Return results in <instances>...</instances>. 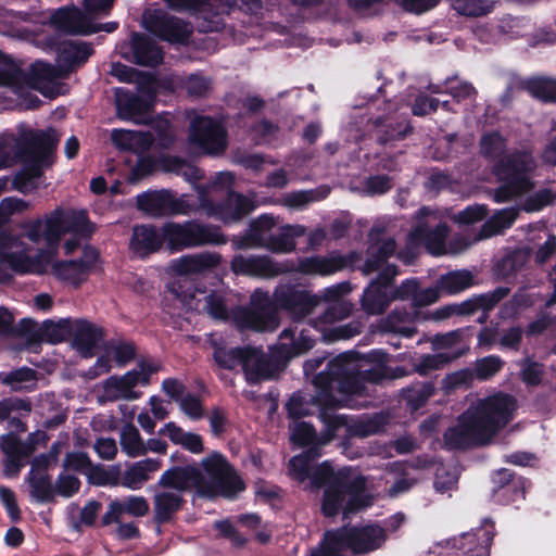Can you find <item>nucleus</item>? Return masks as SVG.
Wrapping results in <instances>:
<instances>
[{
    "instance_id": "28",
    "label": "nucleus",
    "mask_w": 556,
    "mask_h": 556,
    "mask_svg": "<svg viewBox=\"0 0 556 556\" xmlns=\"http://www.w3.org/2000/svg\"><path fill=\"white\" fill-rule=\"evenodd\" d=\"M71 337L73 338V346L83 356L90 357L93 348L102 339V330L87 320L74 319Z\"/></svg>"
},
{
    "instance_id": "59",
    "label": "nucleus",
    "mask_w": 556,
    "mask_h": 556,
    "mask_svg": "<svg viewBox=\"0 0 556 556\" xmlns=\"http://www.w3.org/2000/svg\"><path fill=\"white\" fill-rule=\"evenodd\" d=\"M453 8L463 15L480 16L490 11V7L480 0H452Z\"/></svg>"
},
{
    "instance_id": "62",
    "label": "nucleus",
    "mask_w": 556,
    "mask_h": 556,
    "mask_svg": "<svg viewBox=\"0 0 556 556\" xmlns=\"http://www.w3.org/2000/svg\"><path fill=\"white\" fill-rule=\"evenodd\" d=\"M434 393L432 384L427 383L419 388L407 391L406 399L412 409H418L422 406Z\"/></svg>"
},
{
    "instance_id": "57",
    "label": "nucleus",
    "mask_w": 556,
    "mask_h": 556,
    "mask_svg": "<svg viewBox=\"0 0 556 556\" xmlns=\"http://www.w3.org/2000/svg\"><path fill=\"white\" fill-rule=\"evenodd\" d=\"M556 199V189L554 188H544L529 198L523 203V210L527 212H536L542 210L543 207L551 205Z\"/></svg>"
},
{
    "instance_id": "45",
    "label": "nucleus",
    "mask_w": 556,
    "mask_h": 556,
    "mask_svg": "<svg viewBox=\"0 0 556 556\" xmlns=\"http://www.w3.org/2000/svg\"><path fill=\"white\" fill-rule=\"evenodd\" d=\"M328 193L329 189L327 187H321L315 190L291 192L282 197L281 203L288 207L300 210L312 202L325 199Z\"/></svg>"
},
{
    "instance_id": "16",
    "label": "nucleus",
    "mask_w": 556,
    "mask_h": 556,
    "mask_svg": "<svg viewBox=\"0 0 556 556\" xmlns=\"http://www.w3.org/2000/svg\"><path fill=\"white\" fill-rule=\"evenodd\" d=\"M396 276V269L393 265H387L379 278L372 281L364 291L362 304L368 314L382 313L390 301L399 298L397 290L393 291L391 280Z\"/></svg>"
},
{
    "instance_id": "36",
    "label": "nucleus",
    "mask_w": 556,
    "mask_h": 556,
    "mask_svg": "<svg viewBox=\"0 0 556 556\" xmlns=\"http://www.w3.org/2000/svg\"><path fill=\"white\" fill-rule=\"evenodd\" d=\"M163 242L162 231L157 233L153 227L140 226L134 229L130 248L136 254L144 256L157 251Z\"/></svg>"
},
{
    "instance_id": "20",
    "label": "nucleus",
    "mask_w": 556,
    "mask_h": 556,
    "mask_svg": "<svg viewBox=\"0 0 556 556\" xmlns=\"http://www.w3.org/2000/svg\"><path fill=\"white\" fill-rule=\"evenodd\" d=\"M317 456L315 453L306 452L292 457L289 462L290 476L301 483H306L305 488H319L333 476L332 467L328 462L315 468L311 466L312 459Z\"/></svg>"
},
{
    "instance_id": "23",
    "label": "nucleus",
    "mask_w": 556,
    "mask_h": 556,
    "mask_svg": "<svg viewBox=\"0 0 556 556\" xmlns=\"http://www.w3.org/2000/svg\"><path fill=\"white\" fill-rule=\"evenodd\" d=\"M320 416L328 426L327 433L325 435L317 439L315 430L311 425L302 421H294L290 427L291 440L300 446L313 443L324 445L331 440L333 430L341 426H348V420L344 416L330 415L326 409L321 410Z\"/></svg>"
},
{
    "instance_id": "55",
    "label": "nucleus",
    "mask_w": 556,
    "mask_h": 556,
    "mask_svg": "<svg viewBox=\"0 0 556 556\" xmlns=\"http://www.w3.org/2000/svg\"><path fill=\"white\" fill-rule=\"evenodd\" d=\"M458 480V471L455 466L440 465L437 468L434 486L438 492L445 493L452 490Z\"/></svg>"
},
{
    "instance_id": "9",
    "label": "nucleus",
    "mask_w": 556,
    "mask_h": 556,
    "mask_svg": "<svg viewBox=\"0 0 556 556\" xmlns=\"http://www.w3.org/2000/svg\"><path fill=\"white\" fill-rule=\"evenodd\" d=\"M533 157L528 153L513 154L501 160L495 174L502 186L495 192L497 202L508 201L533 187L529 174L534 169Z\"/></svg>"
},
{
    "instance_id": "44",
    "label": "nucleus",
    "mask_w": 556,
    "mask_h": 556,
    "mask_svg": "<svg viewBox=\"0 0 556 556\" xmlns=\"http://www.w3.org/2000/svg\"><path fill=\"white\" fill-rule=\"evenodd\" d=\"M462 355L463 350L452 353L424 355L415 361L414 369L420 375H429L431 371L442 368L444 365Z\"/></svg>"
},
{
    "instance_id": "41",
    "label": "nucleus",
    "mask_w": 556,
    "mask_h": 556,
    "mask_svg": "<svg viewBox=\"0 0 556 556\" xmlns=\"http://www.w3.org/2000/svg\"><path fill=\"white\" fill-rule=\"evenodd\" d=\"M149 201L152 204H162L164 210L172 214H190L197 210L195 204L187 195L174 198L168 192H162L157 194H151Z\"/></svg>"
},
{
    "instance_id": "8",
    "label": "nucleus",
    "mask_w": 556,
    "mask_h": 556,
    "mask_svg": "<svg viewBox=\"0 0 556 556\" xmlns=\"http://www.w3.org/2000/svg\"><path fill=\"white\" fill-rule=\"evenodd\" d=\"M276 219L271 215H261L252 224L250 237L242 248H265L277 253H289L295 249L296 237L303 236L305 229L301 225H286L274 232Z\"/></svg>"
},
{
    "instance_id": "43",
    "label": "nucleus",
    "mask_w": 556,
    "mask_h": 556,
    "mask_svg": "<svg viewBox=\"0 0 556 556\" xmlns=\"http://www.w3.org/2000/svg\"><path fill=\"white\" fill-rule=\"evenodd\" d=\"M119 443L122 451L128 457L135 458L147 454L144 441L138 429L131 424L126 425L122 429Z\"/></svg>"
},
{
    "instance_id": "40",
    "label": "nucleus",
    "mask_w": 556,
    "mask_h": 556,
    "mask_svg": "<svg viewBox=\"0 0 556 556\" xmlns=\"http://www.w3.org/2000/svg\"><path fill=\"white\" fill-rule=\"evenodd\" d=\"M343 267V261L338 257H308L301 260L298 270L308 275H329Z\"/></svg>"
},
{
    "instance_id": "2",
    "label": "nucleus",
    "mask_w": 556,
    "mask_h": 556,
    "mask_svg": "<svg viewBox=\"0 0 556 556\" xmlns=\"http://www.w3.org/2000/svg\"><path fill=\"white\" fill-rule=\"evenodd\" d=\"M201 468L174 467L164 471L162 482H172L178 488H191L199 495L233 497L244 484L226 458L214 452L201 460Z\"/></svg>"
},
{
    "instance_id": "15",
    "label": "nucleus",
    "mask_w": 556,
    "mask_h": 556,
    "mask_svg": "<svg viewBox=\"0 0 556 556\" xmlns=\"http://www.w3.org/2000/svg\"><path fill=\"white\" fill-rule=\"evenodd\" d=\"M157 370V367L150 363H141L137 368L126 372L122 377H110L103 383L102 400H136L140 393L135 391V387L149 383L150 376Z\"/></svg>"
},
{
    "instance_id": "60",
    "label": "nucleus",
    "mask_w": 556,
    "mask_h": 556,
    "mask_svg": "<svg viewBox=\"0 0 556 556\" xmlns=\"http://www.w3.org/2000/svg\"><path fill=\"white\" fill-rule=\"evenodd\" d=\"M241 351L242 348L230 350L216 348L214 351V358L220 367L232 369L241 362Z\"/></svg>"
},
{
    "instance_id": "56",
    "label": "nucleus",
    "mask_w": 556,
    "mask_h": 556,
    "mask_svg": "<svg viewBox=\"0 0 556 556\" xmlns=\"http://www.w3.org/2000/svg\"><path fill=\"white\" fill-rule=\"evenodd\" d=\"M518 210L514 207L504 208L497 212L492 218L484 225V229L491 228L485 237L498 232L505 228H508L517 218Z\"/></svg>"
},
{
    "instance_id": "34",
    "label": "nucleus",
    "mask_w": 556,
    "mask_h": 556,
    "mask_svg": "<svg viewBox=\"0 0 556 556\" xmlns=\"http://www.w3.org/2000/svg\"><path fill=\"white\" fill-rule=\"evenodd\" d=\"M370 245L368 248V253L371 257L378 256L377 260L369 258L365 266H364V273L370 274L378 269L382 261L390 255L393 254L395 251V242L391 238H381L380 232L377 229H372L370 235Z\"/></svg>"
},
{
    "instance_id": "25",
    "label": "nucleus",
    "mask_w": 556,
    "mask_h": 556,
    "mask_svg": "<svg viewBox=\"0 0 556 556\" xmlns=\"http://www.w3.org/2000/svg\"><path fill=\"white\" fill-rule=\"evenodd\" d=\"M240 365L245 378L250 382L267 380L273 376V368L268 356L254 346L242 348Z\"/></svg>"
},
{
    "instance_id": "29",
    "label": "nucleus",
    "mask_w": 556,
    "mask_h": 556,
    "mask_svg": "<svg viewBox=\"0 0 556 556\" xmlns=\"http://www.w3.org/2000/svg\"><path fill=\"white\" fill-rule=\"evenodd\" d=\"M161 466V462L156 458L136 462L124 471L121 485L132 491L140 490L152 475L160 470Z\"/></svg>"
},
{
    "instance_id": "1",
    "label": "nucleus",
    "mask_w": 556,
    "mask_h": 556,
    "mask_svg": "<svg viewBox=\"0 0 556 556\" xmlns=\"http://www.w3.org/2000/svg\"><path fill=\"white\" fill-rule=\"evenodd\" d=\"M515 400L497 394L472 404L445 434V443L452 448L484 444L513 418Z\"/></svg>"
},
{
    "instance_id": "5",
    "label": "nucleus",
    "mask_w": 556,
    "mask_h": 556,
    "mask_svg": "<svg viewBox=\"0 0 556 556\" xmlns=\"http://www.w3.org/2000/svg\"><path fill=\"white\" fill-rule=\"evenodd\" d=\"M386 362V355L381 352H374L368 355L356 353L342 354L329 363L330 389L334 382L345 393H361L363 387L359 380L377 381L383 372L381 365Z\"/></svg>"
},
{
    "instance_id": "12",
    "label": "nucleus",
    "mask_w": 556,
    "mask_h": 556,
    "mask_svg": "<svg viewBox=\"0 0 556 556\" xmlns=\"http://www.w3.org/2000/svg\"><path fill=\"white\" fill-rule=\"evenodd\" d=\"M114 0H84L86 12L77 8H64L55 11L51 16L52 24L60 30L70 34L88 35L98 28L93 26L96 14H106Z\"/></svg>"
},
{
    "instance_id": "51",
    "label": "nucleus",
    "mask_w": 556,
    "mask_h": 556,
    "mask_svg": "<svg viewBox=\"0 0 556 556\" xmlns=\"http://www.w3.org/2000/svg\"><path fill=\"white\" fill-rule=\"evenodd\" d=\"M1 381L14 390H27L36 384V375L29 368H20L2 376Z\"/></svg>"
},
{
    "instance_id": "48",
    "label": "nucleus",
    "mask_w": 556,
    "mask_h": 556,
    "mask_svg": "<svg viewBox=\"0 0 556 556\" xmlns=\"http://www.w3.org/2000/svg\"><path fill=\"white\" fill-rule=\"evenodd\" d=\"M91 54L90 47L80 41L68 40L62 42L59 51V60L66 64L85 62Z\"/></svg>"
},
{
    "instance_id": "11",
    "label": "nucleus",
    "mask_w": 556,
    "mask_h": 556,
    "mask_svg": "<svg viewBox=\"0 0 556 556\" xmlns=\"http://www.w3.org/2000/svg\"><path fill=\"white\" fill-rule=\"evenodd\" d=\"M447 235V228L440 223L435 212L429 208H421L416 216V226L409 235L413 243H424L426 249L433 255H442L447 253L444 244ZM469 242H464L462 247H450V253H458L469 247Z\"/></svg>"
},
{
    "instance_id": "37",
    "label": "nucleus",
    "mask_w": 556,
    "mask_h": 556,
    "mask_svg": "<svg viewBox=\"0 0 556 556\" xmlns=\"http://www.w3.org/2000/svg\"><path fill=\"white\" fill-rule=\"evenodd\" d=\"M159 433L168 437L174 444L180 445L193 454H200L204 451L201 435L194 432H187L174 422L164 425Z\"/></svg>"
},
{
    "instance_id": "50",
    "label": "nucleus",
    "mask_w": 556,
    "mask_h": 556,
    "mask_svg": "<svg viewBox=\"0 0 556 556\" xmlns=\"http://www.w3.org/2000/svg\"><path fill=\"white\" fill-rule=\"evenodd\" d=\"M528 92L544 102H556V80L552 78H534L527 84Z\"/></svg>"
},
{
    "instance_id": "21",
    "label": "nucleus",
    "mask_w": 556,
    "mask_h": 556,
    "mask_svg": "<svg viewBox=\"0 0 556 556\" xmlns=\"http://www.w3.org/2000/svg\"><path fill=\"white\" fill-rule=\"evenodd\" d=\"M47 435L45 432L31 433L26 441L21 442L15 435L8 434L1 439V450L5 454V472L16 473L23 466V462L35 451V444L45 443Z\"/></svg>"
},
{
    "instance_id": "63",
    "label": "nucleus",
    "mask_w": 556,
    "mask_h": 556,
    "mask_svg": "<svg viewBox=\"0 0 556 556\" xmlns=\"http://www.w3.org/2000/svg\"><path fill=\"white\" fill-rule=\"evenodd\" d=\"M502 367V361L497 356H488L476 363V375L480 379H488L495 375Z\"/></svg>"
},
{
    "instance_id": "58",
    "label": "nucleus",
    "mask_w": 556,
    "mask_h": 556,
    "mask_svg": "<svg viewBox=\"0 0 556 556\" xmlns=\"http://www.w3.org/2000/svg\"><path fill=\"white\" fill-rule=\"evenodd\" d=\"M505 295L506 291L498 289L494 291L492 294L482 295L480 298L464 303L462 312L470 314L478 309H489Z\"/></svg>"
},
{
    "instance_id": "32",
    "label": "nucleus",
    "mask_w": 556,
    "mask_h": 556,
    "mask_svg": "<svg viewBox=\"0 0 556 556\" xmlns=\"http://www.w3.org/2000/svg\"><path fill=\"white\" fill-rule=\"evenodd\" d=\"M313 345L314 340L306 334L304 328L299 330L295 326L294 328L285 329L280 334V349L286 357L301 355L311 350Z\"/></svg>"
},
{
    "instance_id": "13",
    "label": "nucleus",
    "mask_w": 556,
    "mask_h": 556,
    "mask_svg": "<svg viewBox=\"0 0 556 556\" xmlns=\"http://www.w3.org/2000/svg\"><path fill=\"white\" fill-rule=\"evenodd\" d=\"M365 482L357 479L353 485L331 483L325 491L323 511L326 516H334L339 510L348 517L350 514L368 507L372 497L364 493Z\"/></svg>"
},
{
    "instance_id": "17",
    "label": "nucleus",
    "mask_w": 556,
    "mask_h": 556,
    "mask_svg": "<svg viewBox=\"0 0 556 556\" xmlns=\"http://www.w3.org/2000/svg\"><path fill=\"white\" fill-rule=\"evenodd\" d=\"M146 29L169 42H185L191 27L178 18L167 17L161 10H147L142 16Z\"/></svg>"
},
{
    "instance_id": "47",
    "label": "nucleus",
    "mask_w": 556,
    "mask_h": 556,
    "mask_svg": "<svg viewBox=\"0 0 556 556\" xmlns=\"http://www.w3.org/2000/svg\"><path fill=\"white\" fill-rule=\"evenodd\" d=\"M473 277L468 270H455L442 276L439 281V289L453 294L460 292L472 285Z\"/></svg>"
},
{
    "instance_id": "24",
    "label": "nucleus",
    "mask_w": 556,
    "mask_h": 556,
    "mask_svg": "<svg viewBox=\"0 0 556 556\" xmlns=\"http://www.w3.org/2000/svg\"><path fill=\"white\" fill-rule=\"evenodd\" d=\"M164 472L160 477L153 496L155 518L159 522L167 521L179 510L182 504V492L191 488H178L172 482H162Z\"/></svg>"
},
{
    "instance_id": "4",
    "label": "nucleus",
    "mask_w": 556,
    "mask_h": 556,
    "mask_svg": "<svg viewBox=\"0 0 556 556\" xmlns=\"http://www.w3.org/2000/svg\"><path fill=\"white\" fill-rule=\"evenodd\" d=\"M252 301L254 308L241 312L239 325L256 331H271L277 328V307L286 308L293 318L299 319L311 314L319 304L316 295L289 287H280L276 290L275 306L267 303L266 294L261 291L253 294Z\"/></svg>"
},
{
    "instance_id": "54",
    "label": "nucleus",
    "mask_w": 556,
    "mask_h": 556,
    "mask_svg": "<svg viewBox=\"0 0 556 556\" xmlns=\"http://www.w3.org/2000/svg\"><path fill=\"white\" fill-rule=\"evenodd\" d=\"M433 343L438 350H446L444 353L463 350L464 354L468 350V345L464 342V332L459 330L438 336Z\"/></svg>"
},
{
    "instance_id": "35",
    "label": "nucleus",
    "mask_w": 556,
    "mask_h": 556,
    "mask_svg": "<svg viewBox=\"0 0 556 556\" xmlns=\"http://www.w3.org/2000/svg\"><path fill=\"white\" fill-rule=\"evenodd\" d=\"M111 139L114 146L121 150L142 153L150 148L153 136L141 131L114 129Z\"/></svg>"
},
{
    "instance_id": "7",
    "label": "nucleus",
    "mask_w": 556,
    "mask_h": 556,
    "mask_svg": "<svg viewBox=\"0 0 556 556\" xmlns=\"http://www.w3.org/2000/svg\"><path fill=\"white\" fill-rule=\"evenodd\" d=\"M386 532L379 526H366L361 529H342L327 532L319 548L312 551L311 556H341L343 547L354 553L374 551L386 541Z\"/></svg>"
},
{
    "instance_id": "14",
    "label": "nucleus",
    "mask_w": 556,
    "mask_h": 556,
    "mask_svg": "<svg viewBox=\"0 0 556 556\" xmlns=\"http://www.w3.org/2000/svg\"><path fill=\"white\" fill-rule=\"evenodd\" d=\"M189 144L198 153L219 154L227 146L226 130L219 122L197 116L191 121Z\"/></svg>"
},
{
    "instance_id": "42",
    "label": "nucleus",
    "mask_w": 556,
    "mask_h": 556,
    "mask_svg": "<svg viewBox=\"0 0 556 556\" xmlns=\"http://www.w3.org/2000/svg\"><path fill=\"white\" fill-rule=\"evenodd\" d=\"M73 321L74 319L70 318L45 321L40 328V339L52 344L66 340L71 337Z\"/></svg>"
},
{
    "instance_id": "64",
    "label": "nucleus",
    "mask_w": 556,
    "mask_h": 556,
    "mask_svg": "<svg viewBox=\"0 0 556 556\" xmlns=\"http://www.w3.org/2000/svg\"><path fill=\"white\" fill-rule=\"evenodd\" d=\"M185 88L190 96L202 97L211 88V81L198 74L190 75L185 81Z\"/></svg>"
},
{
    "instance_id": "38",
    "label": "nucleus",
    "mask_w": 556,
    "mask_h": 556,
    "mask_svg": "<svg viewBox=\"0 0 556 556\" xmlns=\"http://www.w3.org/2000/svg\"><path fill=\"white\" fill-rule=\"evenodd\" d=\"M439 288L419 290L418 283L414 279L404 281L397 289L399 299L410 300L413 304L419 306L434 303L439 299Z\"/></svg>"
},
{
    "instance_id": "18",
    "label": "nucleus",
    "mask_w": 556,
    "mask_h": 556,
    "mask_svg": "<svg viewBox=\"0 0 556 556\" xmlns=\"http://www.w3.org/2000/svg\"><path fill=\"white\" fill-rule=\"evenodd\" d=\"M256 206L257 202L254 195H242L239 193H229L224 204L215 205L206 198H202L200 202V207L206 215L224 223L237 222Z\"/></svg>"
},
{
    "instance_id": "10",
    "label": "nucleus",
    "mask_w": 556,
    "mask_h": 556,
    "mask_svg": "<svg viewBox=\"0 0 556 556\" xmlns=\"http://www.w3.org/2000/svg\"><path fill=\"white\" fill-rule=\"evenodd\" d=\"M164 242L170 251H180L205 244H224L226 239L217 227L186 222L167 223L162 227Z\"/></svg>"
},
{
    "instance_id": "26",
    "label": "nucleus",
    "mask_w": 556,
    "mask_h": 556,
    "mask_svg": "<svg viewBox=\"0 0 556 556\" xmlns=\"http://www.w3.org/2000/svg\"><path fill=\"white\" fill-rule=\"evenodd\" d=\"M62 71L50 64L37 61L31 65L29 85L46 97L54 98L60 92L58 79Z\"/></svg>"
},
{
    "instance_id": "33",
    "label": "nucleus",
    "mask_w": 556,
    "mask_h": 556,
    "mask_svg": "<svg viewBox=\"0 0 556 556\" xmlns=\"http://www.w3.org/2000/svg\"><path fill=\"white\" fill-rule=\"evenodd\" d=\"M349 289L346 286H337L325 290V296L327 300H333V303L327 308L326 313L324 314L321 320L319 323L315 324V327L319 329V331H325V325L332 324L337 320H341L343 318H346L351 313V305L348 302L344 301H336V299L344 293L348 292Z\"/></svg>"
},
{
    "instance_id": "39",
    "label": "nucleus",
    "mask_w": 556,
    "mask_h": 556,
    "mask_svg": "<svg viewBox=\"0 0 556 556\" xmlns=\"http://www.w3.org/2000/svg\"><path fill=\"white\" fill-rule=\"evenodd\" d=\"M134 58L141 65H156L162 59V51L144 36L135 35L132 37Z\"/></svg>"
},
{
    "instance_id": "53",
    "label": "nucleus",
    "mask_w": 556,
    "mask_h": 556,
    "mask_svg": "<svg viewBox=\"0 0 556 556\" xmlns=\"http://www.w3.org/2000/svg\"><path fill=\"white\" fill-rule=\"evenodd\" d=\"M382 330L396 332L407 338L416 332L415 328L412 326V315L397 313H393L387 318Z\"/></svg>"
},
{
    "instance_id": "19",
    "label": "nucleus",
    "mask_w": 556,
    "mask_h": 556,
    "mask_svg": "<svg viewBox=\"0 0 556 556\" xmlns=\"http://www.w3.org/2000/svg\"><path fill=\"white\" fill-rule=\"evenodd\" d=\"M37 141L40 148L30 155L28 164L13 179L14 189L24 194L38 188L36 179L41 175V168L51 164L50 154L55 148V143L52 141L46 144L41 135L38 136Z\"/></svg>"
},
{
    "instance_id": "3",
    "label": "nucleus",
    "mask_w": 556,
    "mask_h": 556,
    "mask_svg": "<svg viewBox=\"0 0 556 556\" xmlns=\"http://www.w3.org/2000/svg\"><path fill=\"white\" fill-rule=\"evenodd\" d=\"M2 266L21 274L50 271L63 283L77 287L99 267V254L94 249L87 248L78 261H56L54 250L41 251L34 258L24 253H11L0 255V268Z\"/></svg>"
},
{
    "instance_id": "6",
    "label": "nucleus",
    "mask_w": 556,
    "mask_h": 556,
    "mask_svg": "<svg viewBox=\"0 0 556 556\" xmlns=\"http://www.w3.org/2000/svg\"><path fill=\"white\" fill-rule=\"evenodd\" d=\"M26 237L38 243L41 239L55 251L62 236L67 232L85 235L89 232L84 211H62L56 208L43 222L36 220L24 225Z\"/></svg>"
},
{
    "instance_id": "31",
    "label": "nucleus",
    "mask_w": 556,
    "mask_h": 556,
    "mask_svg": "<svg viewBox=\"0 0 556 556\" xmlns=\"http://www.w3.org/2000/svg\"><path fill=\"white\" fill-rule=\"evenodd\" d=\"M231 267L236 274L257 277H273L285 270L267 257L236 256Z\"/></svg>"
},
{
    "instance_id": "22",
    "label": "nucleus",
    "mask_w": 556,
    "mask_h": 556,
    "mask_svg": "<svg viewBox=\"0 0 556 556\" xmlns=\"http://www.w3.org/2000/svg\"><path fill=\"white\" fill-rule=\"evenodd\" d=\"M155 92V81L151 77H149L147 89L142 88L137 97L131 96L125 90L117 89L115 92L117 115L124 121L139 123L138 115L152 105L151 93Z\"/></svg>"
},
{
    "instance_id": "61",
    "label": "nucleus",
    "mask_w": 556,
    "mask_h": 556,
    "mask_svg": "<svg viewBox=\"0 0 556 556\" xmlns=\"http://www.w3.org/2000/svg\"><path fill=\"white\" fill-rule=\"evenodd\" d=\"M93 481L100 485H118L121 484V466L114 465L108 469L96 468L92 476Z\"/></svg>"
},
{
    "instance_id": "46",
    "label": "nucleus",
    "mask_w": 556,
    "mask_h": 556,
    "mask_svg": "<svg viewBox=\"0 0 556 556\" xmlns=\"http://www.w3.org/2000/svg\"><path fill=\"white\" fill-rule=\"evenodd\" d=\"M160 169L166 173L181 175L189 181L199 180L202 176L199 168L175 156H164L160 159Z\"/></svg>"
},
{
    "instance_id": "49",
    "label": "nucleus",
    "mask_w": 556,
    "mask_h": 556,
    "mask_svg": "<svg viewBox=\"0 0 556 556\" xmlns=\"http://www.w3.org/2000/svg\"><path fill=\"white\" fill-rule=\"evenodd\" d=\"M462 548L469 553L475 552L477 556H485L492 542V534L486 529H478L475 533L463 535Z\"/></svg>"
},
{
    "instance_id": "30",
    "label": "nucleus",
    "mask_w": 556,
    "mask_h": 556,
    "mask_svg": "<svg viewBox=\"0 0 556 556\" xmlns=\"http://www.w3.org/2000/svg\"><path fill=\"white\" fill-rule=\"evenodd\" d=\"M220 255L215 252H202L198 254L184 255L172 263V268L179 275L199 274L217 266Z\"/></svg>"
},
{
    "instance_id": "52",
    "label": "nucleus",
    "mask_w": 556,
    "mask_h": 556,
    "mask_svg": "<svg viewBox=\"0 0 556 556\" xmlns=\"http://www.w3.org/2000/svg\"><path fill=\"white\" fill-rule=\"evenodd\" d=\"M31 208V203L15 197H8L0 202V226L13 216L21 215Z\"/></svg>"
},
{
    "instance_id": "27",
    "label": "nucleus",
    "mask_w": 556,
    "mask_h": 556,
    "mask_svg": "<svg viewBox=\"0 0 556 556\" xmlns=\"http://www.w3.org/2000/svg\"><path fill=\"white\" fill-rule=\"evenodd\" d=\"M149 511V503L143 496L129 495L123 500L112 501L103 515L102 522H119L124 516L142 517Z\"/></svg>"
}]
</instances>
